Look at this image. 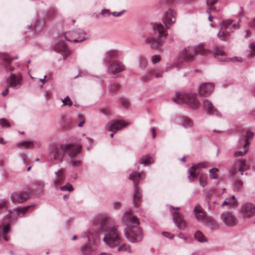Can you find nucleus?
I'll list each match as a JSON object with an SVG mask.
<instances>
[{"instance_id":"1","label":"nucleus","mask_w":255,"mask_h":255,"mask_svg":"<svg viewBox=\"0 0 255 255\" xmlns=\"http://www.w3.org/2000/svg\"><path fill=\"white\" fill-rule=\"evenodd\" d=\"M176 12L170 7H167L163 13L162 21L165 26L161 23L156 24L153 28L154 34L148 37L144 43L153 49H159L165 42L167 35L166 30L176 21Z\"/></svg>"},{"instance_id":"2","label":"nucleus","mask_w":255,"mask_h":255,"mask_svg":"<svg viewBox=\"0 0 255 255\" xmlns=\"http://www.w3.org/2000/svg\"><path fill=\"white\" fill-rule=\"evenodd\" d=\"M118 227L113 225L107 217H98L95 219L93 230L99 236L104 234L103 242L109 247L114 248L122 243L123 238Z\"/></svg>"},{"instance_id":"3","label":"nucleus","mask_w":255,"mask_h":255,"mask_svg":"<svg viewBox=\"0 0 255 255\" xmlns=\"http://www.w3.org/2000/svg\"><path fill=\"white\" fill-rule=\"evenodd\" d=\"M2 60L4 63V70L7 76L9 77L7 78V82L10 85L11 88L18 89L20 88L22 84V75L18 73V74H14V68L10 65L11 62L12 60L17 59V56H15L12 58H9L7 55H2Z\"/></svg>"},{"instance_id":"4","label":"nucleus","mask_w":255,"mask_h":255,"mask_svg":"<svg viewBox=\"0 0 255 255\" xmlns=\"http://www.w3.org/2000/svg\"><path fill=\"white\" fill-rule=\"evenodd\" d=\"M250 169V166L247 164L246 159L236 160L231 170L232 175L233 177L235 190L239 191L241 189L243 185V182L239 178L244 174L243 172L245 170Z\"/></svg>"},{"instance_id":"5","label":"nucleus","mask_w":255,"mask_h":255,"mask_svg":"<svg viewBox=\"0 0 255 255\" xmlns=\"http://www.w3.org/2000/svg\"><path fill=\"white\" fill-rule=\"evenodd\" d=\"M145 174L144 173H140L138 171H133L129 175V179L133 181V186L134 188V192L133 195V203L136 206H139L141 201L142 194L141 190L137 186L140 181L142 177H144Z\"/></svg>"},{"instance_id":"6","label":"nucleus","mask_w":255,"mask_h":255,"mask_svg":"<svg viewBox=\"0 0 255 255\" xmlns=\"http://www.w3.org/2000/svg\"><path fill=\"white\" fill-rule=\"evenodd\" d=\"M197 52H199L201 55H206L208 53H211L210 50H206L202 46H199L197 47L194 46H188L180 52V56L183 58L185 60H188L195 56Z\"/></svg>"},{"instance_id":"7","label":"nucleus","mask_w":255,"mask_h":255,"mask_svg":"<svg viewBox=\"0 0 255 255\" xmlns=\"http://www.w3.org/2000/svg\"><path fill=\"white\" fill-rule=\"evenodd\" d=\"M124 233L127 239L133 243L140 242L143 238L142 232L138 226L133 225L129 229H125Z\"/></svg>"},{"instance_id":"8","label":"nucleus","mask_w":255,"mask_h":255,"mask_svg":"<svg viewBox=\"0 0 255 255\" xmlns=\"http://www.w3.org/2000/svg\"><path fill=\"white\" fill-rule=\"evenodd\" d=\"M71 147V144H61L54 146L51 152V156L56 161V163L62 161L64 155Z\"/></svg>"},{"instance_id":"9","label":"nucleus","mask_w":255,"mask_h":255,"mask_svg":"<svg viewBox=\"0 0 255 255\" xmlns=\"http://www.w3.org/2000/svg\"><path fill=\"white\" fill-rule=\"evenodd\" d=\"M85 32L81 29L71 30L65 33V38L70 41L76 42H82L86 39L85 36Z\"/></svg>"},{"instance_id":"10","label":"nucleus","mask_w":255,"mask_h":255,"mask_svg":"<svg viewBox=\"0 0 255 255\" xmlns=\"http://www.w3.org/2000/svg\"><path fill=\"white\" fill-rule=\"evenodd\" d=\"M30 197V193L28 191H17L11 194L10 199L13 203H23L29 199Z\"/></svg>"},{"instance_id":"11","label":"nucleus","mask_w":255,"mask_h":255,"mask_svg":"<svg viewBox=\"0 0 255 255\" xmlns=\"http://www.w3.org/2000/svg\"><path fill=\"white\" fill-rule=\"evenodd\" d=\"M221 219L226 226L229 227H234L238 223L237 217L231 211L224 212L221 215Z\"/></svg>"},{"instance_id":"12","label":"nucleus","mask_w":255,"mask_h":255,"mask_svg":"<svg viewBox=\"0 0 255 255\" xmlns=\"http://www.w3.org/2000/svg\"><path fill=\"white\" fill-rule=\"evenodd\" d=\"M132 212L131 210H129L125 212L123 217V220L127 226L126 229H129L132 226H136L139 224V221L137 218L135 216H132Z\"/></svg>"},{"instance_id":"13","label":"nucleus","mask_w":255,"mask_h":255,"mask_svg":"<svg viewBox=\"0 0 255 255\" xmlns=\"http://www.w3.org/2000/svg\"><path fill=\"white\" fill-rule=\"evenodd\" d=\"M240 212L244 218H251L255 214V205L250 202L244 203Z\"/></svg>"},{"instance_id":"14","label":"nucleus","mask_w":255,"mask_h":255,"mask_svg":"<svg viewBox=\"0 0 255 255\" xmlns=\"http://www.w3.org/2000/svg\"><path fill=\"white\" fill-rule=\"evenodd\" d=\"M183 103H186L193 109H197L200 106L199 100L197 99V95L190 93L184 94Z\"/></svg>"},{"instance_id":"15","label":"nucleus","mask_w":255,"mask_h":255,"mask_svg":"<svg viewBox=\"0 0 255 255\" xmlns=\"http://www.w3.org/2000/svg\"><path fill=\"white\" fill-rule=\"evenodd\" d=\"M129 125V123H125L122 121H117L113 123H108L106 126V128L111 131L116 133L118 130L122 129Z\"/></svg>"},{"instance_id":"16","label":"nucleus","mask_w":255,"mask_h":255,"mask_svg":"<svg viewBox=\"0 0 255 255\" xmlns=\"http://www.w3.org/2000/svg\"><path fill=\"white\" fill-rule=\"evenodd\" d=\"M44 26V18L38 17L34 20L33 23L29 26L28 28L33 31L35 33H38L43 29Z\"/></svg>"},{"instance_id":"17","label":"nucleus","mask_w":255,"mask_h":255,"mask_svg":"<svg viewBox=\"0 0 255 255\" xmlns=\"http://www.w3.org/2000/svg\"><path fill=\"white\" fill-rule=\"evenodd\" d=\"M202 107L203 110L206 111L208 114L215 115L218 117L220 116V112L209 100L205 99L203 101Z\"/></svg>"},{"instance_id":"18","label":"nucleus","mask_w":255,"mask_h":255,"mask_svg":"<svg viewBox=\"0 0 255 255\" xmlns=\"http://www.w3.org/2000/svg\"><path fill=\"white\" fill-rule=\"evenodd\" d=\"M125 69V66L121 62L115 60L109 66L108 70L110 73L115 74L123 71Z\"/></svg>"},{"instance_id":"19","label":"nucleus","mask_w":255,"mask_h":255,"mask_svg":"<svg viewBox=\"0 0 255 255\" xmlns=\"http://www.w3.org/2000/svg\"><path fill=\"white\" fill-rule=\"evenodd\" d=\"M234 21V20L231 19L224 20L221 22L220 26L222 29H226L231 32H233L234 30L239 29L240 26L239 23H233ZM240 21L241 19H240L238 22Z\"/></svg>"},{"instance_id":"20","label":"nucleus","mask_w":255,"mask_h":255,"mask_svg":"<svg viewBox=\"0 0 255 255\" xmlns=\"http://www.w3.org/2000/svg\"><path fill=\"white\" fill-rule=\"evenodd\" d=\"M214 85L210 83L202 84L199 89V94L202 97H207L213 91Z\"/></svg>"},{"instance_id":"21","label":"nucleus","mask_w":255,"mask_h":255,"mask_svg":"<svg viewBox=\"0 0 255 255\" xmlns=\"http://www.w3.org/2000/svg\"><path fill=\"white\" fill-rule=\"evenodd\" d=\"M55 49L57 52L61 54L64 56H68L70 53V51L68 48L67 44L63 40H59L55 44Z\"/></svg>"},{"instance_id":"22","label":"nucleus","mask_w":255,"mask_h":255,"mask_svg":"<svg viewBox=\"0 0 255 255\" xmlns=\"http://www.w3.org/2000/svg\"><path fill=\"white\" fill-rule=\"evenodd\" d=\"M173 219L177 227L180 230H183L186 226L185 220L182 219L181 215L177 212H174L172 214Z\"/></svg>"},{"instance_id":"23","label":"nucleus","mask_w":255,"mask_h":255,"mask_svg":"<svg viewBox=\"0 0 255 255\" xmlns=\"http://www.w3.org/2000/svg\"><path fill=\"white\" fill-rule=\"evenodd\" d=\"M193 212L197 220L200 222L204 221L207 217L206 213L200 205H197L194 208Z\"/></svg>"},{"instance_id":"24","label":"nucleus","mask_w":255,"mask_h":255,"mask_svg":"<svg viewBox=\"0 0 255 255\" xmlns=\"http://www.w3.org/2000/svg\"><path fill=\"white\" fill-rule=\"evenodd\" d=\"M153 76L158 78L161 77L162 75L159 71H156L155 70H150L147 72L146 75L141 77V80L144 82L148 81L151 80Z\"/></svg>"},{"instance_id":"25","label":"nucleus","mask_w":255,"mask_h":255,"mask_svg":"<svg viewBox=\"0 0 255 255\" xmlns=\"http://www.w3.org/2000/svg\"><path fill=\"white\" fill-rule=\"evenodd\" d=\"M96 247L94 245H87L81 248V252L84 255H94Z\"/></svg>"},{"instance_id":"26","label":"nucleus","mask_w":255,"mask_h":255,"mask_svg":"<svg viewBox=\"0 0 255 255\" xmlns=\"http://www.w3.org/2000/svg\"><path fill=\"white\" fill-rule=\"evenodd\" d=\"M254 135V133L250 130H247L246 132V137L243 135L240 137V142L242 143H246V145L249 144V140L252 139Z\"/></svg>"},{"instance_id":"27","label":"nucleus","mask_w":255,"mask_h":255,"mask_svg":"<svg viewBox=\"0 0 255 255\" xmlns=\"http://www.w3.org/2000/svg\"><path fill=\"white\" fill-rule=\"evenodd\" d=\"M226 29H222V27H221V29L218 33L217 36L222 41H226L230 37V33Z\"/></svg>"},{"instance_id":"28","label":"nucleus","mask_w":255,"mask_h":255,"mask_svg":"<svg viewBox=\"0 0 255 255\" xmlns=\"http://www.w3.org/2000/svg\"><path fill=\"white\" fill-rule=\"evenodd\" d=\"M71 145V147L69 148L68 151H67L66 154H68L69 156L71 158L75 157L77 154H78L80 152L81 148H82L81 146H80L78 148L75 149L74 146L72 144H70Z\"/></svg>"},{"instance_id":"29","label":"nucleus","mask_w":255,"mask_h":255,"mask_svg":"<svg viewBox=\"0 0 255 255\" xmlns=\"http://www.w3.org/2000/svg\"><path fill=\"white\" fill-rule=\"evenodd\" d=\"M197 168V166H192L189 169L188 172L189 174L188 177L191 181H194L197 178L198 174L195 172Z\"/></svg>"},{"instance_id":"30","label":"nucleus","mask_w":255,"mask_h":255,"mask_svg":"<svg viewBox=\"0 0 255 255\" xmlns=\"http://www.w3.org/2000/svg\"><path fill=\"white\" fill-rule=\"evenodd\" d=\"M118 55V51L116 50H112L107 51L105 54V58L108 59L110 62L112 59L117 57Z\"/></svg>"},{"instance_id":"31","label":"nucleus","mask_w":255,"mask_h":255,"mask_svg":"<svg viewBox=\"0 0 255 255\" xmlns=\"http://www.w3.org/2000/svg\"><path fill=\"white\" fill-rule=\"evenodd\" d=\"M203 222L212 231L214 230L215 222L212 218L207 216Z\"/></svg>"},{"instance_id":"32","label":"nucleus","mask_w":255,"mask_h":255,"mask_svg":"<svg viewBox=\"0 0 255 255\" xmlns=\"http://www.w3.org/2000/svg\"><path fill=\"white\" fill-rule=\"evenodd\" d=\"M180 122L181 125L185 128L191 127L193 125L192 121L191 119L187 117L181 118Z\"/></svg>"},{"instance_id":"33","label":"nucleus","mask_w":255,"mask_h":255,"mask_svg":"<svg viewBox=\"0 0 255 255\" xmlns=\"http://www.w3.org/2000/svg\"><path fill=\"white\" fill-rule=\"evenodd\" d=\"M153 159L152 157H150L149 155H146L142 156L140 160L139 161L138 163L140 164H150L152 163L153 162Z\"/></svg>"},{"instance_id":"34","label":"nucleus","mask_w":255,"mask_h":255,"mask_svg":"<svg viewBox=\"0 0 255 255\" xmlns=\"http://www.w3.org/2000/svg\"><path fill=\"white\" fill-rule=\"evenodd\" d=\"M241 145L244 146V150H238L235 151L234 153V155L236 156H242L245 155L248 151L249 146L246 145V143H241Z\"/></svg>"},{"instance_id":"35","label":"nucleus","mask_w":255,"mask_h":255,"mask_svg":"<svg viewBox=\"0 0 255 255\" xmlns=\"http://www.w3.org/2000/svg\"><path fill=\"white\" fill-rule=\"evenodd\" d=\"M184 94L180 93H176V97L172 98V100L177 103L178 105H180L183 103Z\"/></svg>"},{"instance_id":"36","label":"nucleus","mask_w":255,"mask_h":255,"mask_svg":"<svg viewBox=\"0 0 255 255\" xmlns=\"http://www.w3.org/2000/svg\"><path fill=\"white\" fill-rule=\"evenodd\" d=\"M18 147L23 146L25 148H32L33 147V144L32 142L29 141H24L17 143Z\"/></svg>"},{"instance_id":"37","label":"nucleus","mask_w":255,"mask_h":255,"mask_svg":"<svg viewBox=\"0 0 255 255\" xmlns=\"http://www.w3.org/2000/svg\"><path fill=\"white\" fill-rule=\"evenodd\" d=\"M31 207V206H27L26 207H24L23 208H16L13 209L12 210L13 211H16V217H17V215H19V214L21 213H23V214H24Z\"/></svg>"},{"instance_id":"38","label":"nucleus","mask_w":255,"mask_h":255,"mask_svg":"<svg viewBox=\"0 0 255 255\" xmlns=\"http://www.w3.org/2000/svg\"><path fill=\"white\" fill-rule=\"evenodd\" d=\"M195 238L199 242H206V240L203 234L199 231H197L194 235Z\"/></svg>"},{"instance_id":"39","label":"nucleus","mask_w":255,"mask_h":255,"mask_svg":"<svg viewBox=\"0 0 255 255\" xmlns=\"http://www.w3.org/2000/svg\"><path fill=\"white\" fill-rule=\"evenodd\" d=\"M208 176L207 174H202L199 177V184L201 186L204 187L207 185Z\"/></svg>"},{"instance_id":"40","label":"nucleus","mask_w":255,"mask_h":255,"mask_svg":"<svg viewBox=\"0 0 255 255\" xmlns=\"http://www.w3.org/2000/svg\"><path fill=\"white\" fill-rule=\"evenodd\" d=\"M247 57L251 58L255 55V43H251L250 45V49L247 51Z\"/></svg>"},{"instance_id":"41","label":"nucleus","mask_w":255,"mask_h":255,"mask_svg":"<svg viewBox=\"0 0 255 255\" xmlns=\"http://www.w3.org/2000/svg\"><path fill=\"white\" fill-rule=\"evenodd\" d=\"M7 208V202L5 199H0V213L5 211Z\"/></svg>"},{"instance_id":"42","label":"nucleus","mask_w":255,"mask_h":255,"mask_svg":"<svg viewBox=\"0 0 255 255\" xmlns=\"http://www.w3.org/2000/svg\"><path fill=\"white\" fill-rule=\"evenodd\" d=\"M218 1V0H206V4L208 6V9L216 10V8L214 6Z\"/></svg>"},{"instance_id":"43","label":"nucleus","mask_w":255,"mask_h":255,"mask_svg":"<svg viewBox=\"0 0 255 255\" xmlns=\"http://www.w3.org/2000/svg\"><path fill=\"white\" fill-rule=\"evenodd\" d=\"M138 65L141 69H144L147 66V62L145 58L140 57L138 61Z\"/></svg>"},{"instance_id":"44","label":"nucleus","mask_w":255,"mask_h":255,"mask_svg":"<svg viewBox=\"0 0 255 255\" xmlns=\"http://www.w3.org/2000/svg\"><path fill=\"white\" fill-rule=\"evenodd\" d=\"M120 88V85L118 83L112 84L109 88L110 92H115Z\"/></svg>"},{"instance_id":"45","label":"nucleus","mask_w":255,"mask_h":255,"mask_svg":"<svg viewBox=\"0 0 255 255\" xmlns=\"http://www.w3.org/2000/svg\"><path fill=\"white\" fill-rule=\"evenodd\" d=\"M60 189L61 191H68L71 192L73 191L74 188L71 184L68 183L65 185L61 186Z\"/></svg>"},{"instance_id":"46","label":"nucleus","mask_w":255,"mask_h":255,"mask_svg":"<svg viewBox=\"0 0 255 255\" xmlns=\"http://www.w3.org/2000/svg\"><path fill=\"white\" fill-rule=\"evenodd\" d=\"M221 61H232V62H236V61H242V58L241 57H234L233 58H225L224 59H221L219 60Z\"/></svg>"},{"instance_id":"47","label":"nucleus","mask_w":255,"mask_h":255,"mask_svg":"<svg viewBox=\"0 0 255 255\" xmlns=\"http://www.w3.org/2000/svg\"><path fill=\"white\" fill-rule=\"evenodd\" d=\"M218 171V168H213L209 170L210 177L211 179H216L217 178V172Z\"/></svg>"},{"instance_id":"48","label":"nucleus","mask_w":255,"mask_h":255,"mask_svg":"<svg viewBox=\"0 0 255 255\" xmlns=\"http://www.w3.org/2000/svg\"><path fill=\"white\" fill-rule=\"evenodd\" d=\"M0 125L2 128H8L10 126V125L8 121L4 118L0 119Z\"/></svg>"},{"instance_id":"49","label":"nucleus","mask_w":255,"mask_h":255,"mask_svg":"<svg viewBox=\"0 0 255 255\" xmlns=\"http://www.w3.org/2000/svg\"><path fill=\"white\" fill-rule=\"evenodd\" d=\"M61 100L63 104V106L68 105L69 106H71L73 105L72 101L70 100V98L68 96H67L64 99H61Z\"/></svg>"},{"instance_id":"50","label":"nucleus","mask_w":255,"mask_h":255,"mask_svg":"<svg viewBox=\"0 0 255 255\" xmlns=\"http://www.w3.org/2000/svg\"><path fill=\"white\" fill-rule=\"evenodd\" d=\"M232 199L233 200V202H230V201H225L223 202L222 204V206H224L225 205H229V204H231L232 205H234L236 203H237V201L235 199V197L234 195H233L232 196Z\"/></svg>"},{"instance_id":"51","label":"nucleus","mask_w":255,"mask_h":255,"mask_svg":"<svg viewBox=\"0 0 255 255\" xmlns=\"http://www.w3.org/2000/svg\"><path fill=\"white\" fill-rule=\"evenodd\" d=\"M55 174L57 176V178H61V179H65V176L64 175V171L63 169H60L58 171L55 172Z\"/></svg>"},{"instance_id":"52","label":"nucleus","mask_w":255,"mask_h":255,"mask_svg":"<svg viewBox=\"0 0 255 255\" xmlns=\"http://www.w3.org/2000/svg\"><path fill=\"white\" fill-rule=\"evenodd\" d=\"M213 53L214 54L221 56H224L225 54V52L223 50V49L219 47H216L215 51Z\"/></svg>"},{"instance_id":"53","label":"nucleus","mask_w":255,"mask_h":255,"mask_svg":"<svg viewBox=\"0 0 255 255\" xmlns=\"http://www.w3.org/2000/svg\"><path fill=\"white\" fill-rule=\"evenodd\" d=\"M160 60L161 57L159 55H154L151 57V60L153 64L159 62Z\"/></svg>"},{"instance_id":"54","label":"nucleus","mask_w":255,"mask_h":255,"mask_svg":"<svg viewBox=\"0 0 255 255\" xmlns=\"http://www.w3.org/2000/svg\"><path fill=\"white\" fill-rule=\"evenodd\" d=\"M65 179H61V178H57L54 181V184L56 188H58L59 185L62 183Z\"/></svg>"},{"instance_id":"55","label":"nucleus","mask_w":255,"mask_h":255,"mask_svg":"<svg viewBox=\"0 0 255 255\" xmlns=\"http://www.w3.org/2000/svg\"><path fill=\"white\" fill-rule=\"evenodd\" d=\"M121 103L122 106L126 109H128L129 106V103L128 100L126 99H122L121 100Z\"/></svg>"},{"instance_id":"56","label":"nucleus","mask_w":255,"mask_h":255,"mask_svg":"<svg viewBox=\"0 0 255 255\" xmlns=\"http://www.w3.org/2000/svg\"><path fill=\"white\" fill-rule=\"evenodd\" d=\"M5 77L6 78V80L7 81V78L9 77V76H7V74H6V75L5 76ZM6 83L7 84L9 85V87H7L5 90L3 92H1V95L3 96H6L8 93V91H9V87H11L10 85L9 84H8L7 82L6 81Z\"/></svg>"},{"instance_id":"57","label":"nucleus","mask_w":255,"mask_h":255,"mask_svg":"<svg viewBox=\"0 0 255 255\" xmlns=\"http://www.w3.org/2000/svg\"><path fill=\"white\" fill-rule=\"evenodd\" d=\"M3 233L6 234L10 231V226L9 224L6 225L4 227L2 228Z\"/></svg>"},{"instance_id":"58","label":"nucleus","mask_w":255,"mask_h":255,"mask_svg":"<svg viewBox=\"0 0 255 255\" xmlns=\"http://www.w3.org/2000/svg\"><path fill=\"white\" fill-rule=\"evenodd\" d=\"M128 248H129V246L125 244H123L118 248V251H126L127 250Z\"/></svg>"},{"instance_id":"59","label":"nucleus","mask_w":255,"mask_h":255,"mask_svg":"<svg viewBox=\"0 0 255 255\" xmlns=\"http://www.w3.org/2000/svg\"><path fill=\"white\" fill-rule=\"evenodd\" d=\"M125 11H126L125 10H123L119 12L114 11V12H112L111 14L114 16L118 17V16H121V15H122L125 12Z\"/></svg>"},{"instance_id":"60","label":"nucleus","mask_w":255,"mask_h":255,"mask_svg":"<svg viewBox=\"0 0 255 255\" xmlns=\"http://www.w3.org/2000/svg\"><path fill=\"white\" fill-rule=\"evenodd\" d=\"M101 14L105 16L110 15L111 14L110 10L109 9H103L102 10Z\"/></svg>"},{"instance_id":"61","label":"nucleus","mask_w":255,"mask_h":255,"mask_svg":"<svg viewBox=\"0 0 255 255\" xmlns=\"http://www.w3.org/2000/svg\"><path fill=\"white\" fill-rule=\"evenodd\" d=\"M71 162L73 166H78L81 164L80 160H75L74 159H72Z\"/></svg>"},{"instance_id":"62","label":"nucleus","mask_w":255,"mask_h":255,"mask_svg":"<svg viewBox=\"0 0 255 255\" xmlns=\"http://www.w3.org/2000/svg\"><path fill=\"white\" fill-rule=\"evenodd\" d=\"M78 118L80 119L81 122L79 123L78 126L79 127H81L83 126V124L85 123V120L82 117V116H80V115L78 116Z\"/></svg>"},{"instance_id":"63","label":"nucleus","mask_w":255,"mask_h":255,"mask_svg":"<svg viewBox=\"0 0 255 255\" xmlns=\"http://www.w3.org/2000/svg\"><path fill=\"white\" fill-rule=\"evenodd\" d=\"M44 187V183L42 181H38L37 187H36L37 189L39 190H42Z\"/></svg>"},{"instance_id":"64","label":"nucleus","mask_w":255,"mask_h":255,"mask_svg":"<svg viewBox=\"0 0 255 255\" xmlns=\"http://www.w3.org/2000/svg\"><path fill=\"white\" fill-rule=\"evenodd\" d=\"M92 236L91 231H88V233H86L84 235L82 236L83 238H88V240H90V236Z\"/></svg>"}]
</instances>
